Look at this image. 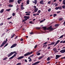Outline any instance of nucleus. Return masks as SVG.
I'll list each match as a JSON object with an SVG mask.
<instances>
[{"label": "nucleus", "mask_w": 65, "mask_h": 65, "mask_svg": "<svg viewBox=\"0 0 65 65\" xmlns=\"http://www.w3.org/2000/svg\"><path fill=\"white\" fill-rule=\"evenodd\" d=\"M14 1V0H9V3H11V2H13Z\"/></svg>", "instance_id": "16"}, {"label": "nucleus", "mask_w": 65, "mask_h": 65, "mask_svg": "<svg viewBox=\"0 0 65 65\" xmlns=\"http://www.w3.org/2000/svg\"><path fill=\"white\" fill-rule=\"evenodd\" d=\"M17 44L16 43L13 44L10 47L11 48H13V47H15V46H17Z\"/></svg>", "instance_id": "5"}, {"label": "nucleus", "mask_w": 65, "mask_h": 65, "mask_svg": "<svg viewBox=\"0 0 65 65\" xmlns=\"http://www.w3.org/2000/svg\"><path fill=\"white\" fill-rule=\"evenodd\" d=\"M37 47V45H36L34 47L35 48H36Z\"/></svg>", "instance_id": "43"}, {"label": "nucleus", "mask_w": 65, "mask_h": 65, "mask_svg": "<svg viewBox=\"0 0 65 65\" xmlns=\"http://www.w3.org/2000/svg\"><path fill=\"white\" fill-rule=\"evenodd\" d=\"M63 18H60L59 19V21H61L62 20H63Z\"/></svg>", "instance_id": "26"}, {"label": "nucleus", "mask_w": 65, "mask_h": 65, "mask_svg": "<svg viewBox=\"0 0 65 65\" xmlns=\"http://www.w3.org/2000/svg\"><path fill=\"white\" fill-rule=\"evenodd\" d=\"M16 52H11L10 53V54H9L8 55V57H9L10 56H12V55H13V54H14V53H16Z\"/></svg>", "instance_id": "3"}, {"label": "nucleus", "mask_w": 65, "mask_h": 65, "mask_svg": "<svg viewBox=\"0 0 65 65\" xmlns=\"http://www.w3.org/2000/svg\"><path fill=\"white\" fill-rule=\"evenodd\" d=\"M63 25H64V26H65V21H64Z\"/></svg>", "instance_id": "62"}, {"label": "nucleus", "mask_w": 65, "mask_h": 65, "mask_svg": "<svg viewBox=\"0 0 65 65\" xmlns=\"http://www.w3.org/2000/svg\"><path fill=\"white\" fill-rule=\"evenodd\" d=\"M43 57V56H41L40 57H39L38 58V59L40 60V59H42Z\"/></svg>", "instance_id": "20"}, {"label": "nucleus", "mask_w": 65, "mask_h": 65, "mask_svg": "<svg viewBox=\"0 0 65 65\" xmlns=\"http://www.w3.org/2000/svg\"><path fill=\"white\" fill-rule=\"evenodd\" d=\"M59 7H56L55 9H56V10H58V9H59Z\"/></svg>", "instance_id": "21"}, {"label": "nucleus", "mask_w": 65, "mask_h": 65, "mask_svg": "<svg viewBox=\"0 0 65 65\" xmlns=\"http://www.w3.org/2000/svg\"><path fill=\"white\" fill-rule=\"evenodd\" d=\"M55 44L54 45V46H56V45H57V42H56Z\"/></svg>", "instance_id": "53"}, {"label": "nucleus", "mask_w": 65, "mask_h": 65, "mask_svg": "<svg viewBox=\"0 0 65 65\" xmlns=\"http://www.w3.org/2000/svg\"><path fill=\"white\" fill-rule=\"evenodd\" d=\"M34 56V55L33 54V55H30V56H29V57H32V56Z\"/></svg>", "instance_id": "54"}, {"label": "nucleus", "mask_w": 65, "mask_h": 65, "mask_svg": "<svg viewBox=\"0 0 65 65\" xmlns=\"http://www.w3.org/2000/svg\"><path fill=\"white\" fill-rule=\"evenodd\" d=\"M57 16V14H53V17L55 18V17H56Z\"/></svg>", "instance_id": "27"}, {"label": "nucleus", "mask_w": 65, "mask_h": 65, "mask_svg": "<svg viewBox=\"0 0 65 65\" xmlns=\"http://www.w3.org/2000/svg\"><path fill=\"white\" fill-rule=\"evenodd\" d=\"M33 52H28L27 53H26V54H25L24 56H25V57H26V56H28V55H31V54H32V53H33Z\"/></svg>", "instance_id": "2"}, {"label": "nucleus", "mask_w": 65, "mask_h": 65, "mask_svg": "<svg viewBox=\"0 0 65 65\" xmlns=\"http://www.w3.org/2000/svg\"><path fill=\"white\" fill-rule=\"evenodd\" d=\"M51 1H49L48 2V4H50L51 3Z\"/></svg>", "instance_id": "59"}, {"label": "nucleus", "mask_w": 65, "mask_h": 65, "mask_svg": "<svg viewBox=\"0 0 65 65\" xmlns=\"http://www.w3.org/2000/svg\"><path fill=\"white\" fill-rule=\"evenodd\" d=\"M42 28L44 29V30H46V27H43Z\"/></svg>", "instance_id": "22"}, {"label": "nucleus", "mask_w": 65, "mask_h": 65, "mask_svg": "<svg viewBox=\"0 0 65 65\" xmlns=\"http://www.w3.org/2000/svg\"><path fill=\"white\" fill-rule=\"evenodd\" d=\"M65 59V57H62L60 59Z\"/></svg>", "instance_id": "55"}, {"label": "nucleus", "mask_w": 65, "mask_h": 65, "mask_svg": "<svg viewBox=\"0 0 65 65\" xmlns=\"http://www.w3.org/2000/svg\"><path fill=\"white\" fill-rule=\"evenodd\" d=\"M3 24H4L3 23H1L0 24V26H2V25H3Z\"/></svg>", "instance_id": "38"}, {"label": "nucleus", "mask_w": 65, "mask_h": 65, "mask_svg": "<svg viewBox=\"0 0 65 65\" xmlns=\"http://www.w3.org/2000/svg\"><path fill=\"white\" fill-rule=\"evenodd\" d=\"M32 61V59H30L29 60V62H31Z\"/></svg>", "instance_id": "51"}, {"label": "nucleus", "mask_w": 65, "mask_h": 65, "mask_svg": "<svg viewBox=\"0 0 65 65\" xmlns=\"http://www.w3.org/2000/svg\"><path fill=\"white\" fill-rule=\"evenodd\" d=\"M37 10H38V8H36L35 9L34 11L36 12L37 11Z\"/></svg>", "instance_id": "17"}, {"label": "nucleus", "mask_w": 65, "mask_h": 65, "mask_svg": "<svg viewBox=\"0 0 65 65\" xmlns=\"http://www.w3.org/2000/svg\"><path fill=\"white\" fill-rule=\"evenodd\" d=\"M62 7L63 9H65V5H63L62 6Z\"/></svg>", "instance_id": "30"}, {"label": "nucleus", "mask_w": 65, "mask_h": 65, "mask_svg": "<svg viewBox=\"0 0 65 65\" xmlns=\"http://www.w3.org/2000/svg\"><path fill=\"white\" fill-rule=\"evenodd\" d=\"M24 18L25 19V20H27L29 19V16H25L24 17Z\"/></svg>", "instance_id": "7"}, {"label": "nucleus", "mask_w": 65, "mask_h": 65, "mask_svg": "<svg viewBox=\"0 0 65 65\" xmlns=\"http://www.w3.org/2000/svg\"><path fill=\"white\" fill-rule=\"evenodd\" d=\"M15 35V34H13L12 35H11V38H13V37Z\"/></svg>", "instance_id": "15"}, {"label": "nucleus", "mask_w": 65, "mask_h": 65, "mask_svg": "<svg viewBox=\"0 0 65 65\" xmlns=\"http://www.w3.org/2000/svg\"><path fill=\"white\" fill-rule=\"evenodd\" d=\"M20 1H19V0H18V4H20L21 3L20 2Z\"/></svg>", "instance_id": "49"}, {"label": "nucleus", "mask_w": 65, "mask_h": 65, "mask_svg": "<svg viewBox=\"0 0 65 65\" xmlns=\"http://www.w3.org/2000/svg\"><path fill=\"white\" fill-rule=\"evenodd\" d=\"M47 46V45H45L43 46V47H46Z\"/></svg>", "instance_id": "32"}, {"label": "nucleus", "mask_w": 65, "mask_h": 65, "mask_svg": "<svg viewBox=\"0 0 65 65\" xmlns=\"http://www.w3.org/2000/svg\"><path fill=\"white\" fill-rule=\"evenodd\" d=\"M62 43H65V41H63V42H62Z\"/></svg>", "instance_id": "64"}, {"label": "nucleus", "mask_w": 65, "mask_h": 65, "mask_svg": "<svg viewBox=\"0 0 65 65\" xmlns=\"http://www.w3.org/2000/svg\"><path fill=\"white\" fill-rule=\"evenodd\" d=\"M43 3V0L41 1L40 2V3L41 4H44V3Z\"/></svg>", "instance_id": "13"}, {"label": "nucleus", "mask_w": 65, "mask_h": 65, "mask_svg": "<svg viewBox=\"0 0 65 65\" xmlns=\"http://www.w3.org/2000/svg\"><path fill=\"white\" fill-rule=\"evenodd\" d=\"M52 26H51L49 27H48V29H50V31H52V30H53V28H52Z\"/></svg>", "instance_id": "11"}, {"label": "nucleus", "mask_w": 65, "mask_h": 65, "mask_svg": "<svg viewBox=\"0 0 65 65\" xmlns=\"http://www.w3.org/2000/svg\"><path fill=\"white\" fill-rule=\"evenodd\" d=\"M62 9V8L61 6L59 7V9L61 10V9Z\"/></svg>", "instance_id": "42"}, {"label": "nucleus", "mask_w": 65, "mask_h": 65, "mask_svg": "<svg viewBox=\"0 0 65 65\" xmlns=\"http://www.w3.org/2000/svg\"><path fill=\"white\" fill-rule=\"evenodd\" d=\"M5 33H4V34H3V35H2V36H3L4 35H5Z\"/></svg>", "instance_id": "56"}, {"label": "nucleus", "mask_w": 65, "mask_h": 65, "mask_svg": "<svg viewBox=\"0 0 65 65\" xmlns=\"http://www.w3.org/2000/svg\"><path fill=\"white\" fill-rule=\"evenodd\" d=\"M4 9H2L1 11H0V12L1 13L3 12H4Z\"/></svg>", "instance_id": "14"}, {"label": "nucleus", "mask_w": 65, "mask_h": 65, "mask_svg": "<svg viewBox=\"0 0 65 65\" xmlns=\"http://www.w3.org/2000/svg\"><path fill=\"white\" fill-rule=\"evenodd\" d=\"M59 26V24H56L55 25V27H57V26Z\"/></svg>", "instance_id": "41"}, {"label": "nucleus", "mask_w": 65, "mask_h": 65, "mask_svg": "<svg viewBox=\"0 0 65 65\" xmlns=\"http://www.w3.org/2000/svg\"><path fill=\"white\" fill-rule=\"evenodd\" d=\"M41 54H40V53H38L37 54V56H39V55H40Z\"/></svg>", "instance_id": "31"}, {"label": "nucleus", "mask_w": 65, "mask_h": 65, "mask_svg": "<svg viewBox=\"0 0 65 65\" xmlns=\"http://www.w3.org/2000/svg\"><path fill=\"white\" fill-rule=\"evenodd\" d=\"M15 15V13H13L12 14V15L13 16H14Z\"/></svg>", "instance_id": "40"}, {"label": "nucleus", "mask_w": 65, "mask_h": 65, "mask_svg": "<svg viewBox=\"0 0 65 65\" xmlns=\"http://www.w3.org/2000/svg\"><path fill=\"white\" fill-rule=\"evenodd\" d=\"M21 9L22 10H23L24 9H25V8H24V7H21Z\"/></svg>", "instance_id": "45"}, {"label": "nucleus", "mask_w": 65, "mask_h": 65, "mask_svg": "<svg viewBox=\"0 0 65 65\" xmlns=\"http://www.w3.org/2000/svg\"><path fill=\"white\" fill-rule=\"evenodd\" d=\"M8 7H12L13 6V5H11V4H10L8 5Z\"/></svg>", "instance_id": "19"}, {"label": "nucleus", "mask_w": 65, "mask_h": 65, "mask_svg": "<svg viewBox=\"0 0 65 65\" xmlns=\"http://www.w3.org/2000/svg\"><path fill=\"white\" fill-rule=\"evenodd\" d=\"M25 62H26V63H27V62H28L27 59H25Z\"/></svg>", "instance_id": "58"}, {"label": "nucleus", "mask_w": 65, "mask_h": 65, "mask_svg": "<svg viewBox=\"0 0 65 65\" xmlns=\"http://www.w3.org/2000/svg\"><path fill=\"white\" fill-rule=\"evenodd\" d=\"M54 44H55V42H52L51 43V45H54Z\"/></svg>", "instance_id": "29"}, {"label": "nucleus", "mask_w": 65, "mask_h": 65, "mask_svg": "<svg viewBox=\"0 0 65 65\" xmlns=\"http://www.w3.org/2000/svg\"><path fill=\"white\" fill-rule=\"evenodd\" d=\"M26 5H27V4H29V0H27L26 2Z\"/></svg>", "instance_id": "18"}, {"label": "nucleus", "mask_w": 65, "mask_h": 65, "mask_svg": "<svg viewBox=\"0 0 65 65\" xmlns=\"http://www.w3.org/2000/svg\"><path fill=\"white\" fill-rule=\"evenodd\" d=\"M8 44V43H7L5 45L6 46H7Z\"/></svg>", "instance_id": "57"}, {"label": "nucleus", "mask_w": 65, "mask_h": 65, "mask_svg": "<svg viewBox=\"0 0 65 65\" xmlns=\"http://www.w3.org/2000/svg\"><path fill=\"white\" fill-rule=\"evenodd\" d=\"M12 17L11 16L10 18H7V20H10V19L11 18H12Z\"/></svg>", "instance_id": "48"}, {"label": "nucleus", "mask_w": 65, "mask_h": 65, "mask_svg": "<svg viewBox=\"0 0 65 65\" xmlns=\"http://www.w3.org/2000/svg\"><path fill=\"white\" fill-rule=\"evenodd\" d=\"M65 2V0H64L62 2V3L63 4V3H64Z\"/></svg>", "instance_id": "60"}, {"label": "nucleus", "mask_w": 65, "mask_h": 65, "mask_svg": "<svg viewBox=\"0 0 65 65\" xmlns=\"http://www.w3.org/2000/svg\"><path fill=\"white\" fill-rule=\"evenodd\" d=\"M60 12H61V11H58L57 12V13H60Z\"/></svg>", "instance_id": "52"}, {"label": "nucleus", "mask_w": 65, "mask_h": 65, "mask_svg": "<svg viewBox=\"0 0 65 65\" xmlns=\"http://www.w3.org/2000/svg\"><path fill=\"white\" fill-rule=\"evenodd\" d=\"M17 53H16V54H15L13 56H12L13 57H14L16 56V55L17 54Z\"/></svg>", "instance_id": "28"}, {"label": "nucleus", "mask_w": 65, "mask_h": 65, "mask_svg": "<svg viewBox=\"0 0 65 65\" xmlns=\"http://www.w3.org/2000/svg\"><path fill=\"white\" fill-rule=\"evenodd\" d=\"M26 21H27V19H24L22 21V22H25Z\"/></svg>", "instance_id": "34"}, {"label": "nucleus", "mask_w": 65, "mask_h": 65, "mask_svg": "<svg viewBox=\"0 0 65 65\" xmlns=\"http://www.w3.org/2000/svg\"><path fill=\"white\" fill-rule=\"evenodd\" d=\"M64 36V35H62L61 36H60V37L58 38V39H60V38H61L63 37Z\"/></svg>", "instance_id": "25"}, {"label": "nucleus", "mask_w": 65, "mask_h": 65, "mask_svg": "<svg viewBox=\"0 0 65 65\" xmlns=\"http://www.w3.org/2000/svg\"><path fill=\"white\" fill-rule=\"evenodd\" d=\"M13 56H12V57H11L10 58H9V59L10 60V59H13Z\"/></svg>", "instance_id": "46"}, {"label": "nucleus", "mask_w": 65, "mask_h": 65, "mask_svg": "<svg viewBox=\"0 0 65 65\" xmlns=\"http://www.w3.org/2000/svg\"><path fill=\"white\" fill-rule=\"evenodd\" d=\"M60 41V40H58L57 41V43L58 44Z\"/></svg>", "instance_id": "44"}, {"label": "nucleus", "mask_w": 65, "mask_h": 65, "mask_svg": "<svg viewBox=\"0 0 65 65\" xmlns=\"http://www.w3.org/2000/svg\"><path fill=\"white\" fill-rule=\"evenodd\" d=\"M60 52L61 53H65V49L61 50V51H60Z\"/></svg>", "instance_id": "8"}, {"label": "nucleus", "mask_w": 65, "mask_h": 65, "mask_svg": "<svg viewBox=\"0 0 65 65\" xmlns=\"http://www.w3.org/2000/svg\"><path fill=\"white\" fill-rule=\"evenodd\" d=\"M8 58H7V57H6L5 58H4L3 59V60H7V59Z\"/></svg>", "instance_id": "33"}, {"label": "nucleus", "mask_w": 65, "mask_h": 65, "mask_svg": "<svg viewBox=\"0 0 65 65\" xmlns=\"http://www.w3.org/2000/svg\"><path fill=\"white\" fill-rule=\"evenodd\" d=\"M62 56L61 55H56V58H55V59H59V58L60 57H61Z\"/></svg>", "instance_id": "6"}, {"label": "nucleus", "mask_w": 65, "mask_h": 65, "mask_svg": "<svg viewBox=\"0 0 65 65\" xmlns=\"http://www.w3.org/2000/svg\"><path fill=\"white\" fill-rule=\"evenodd\" d=\"M32 2L33 3H35V4H36L37 2V0H35L34 1H33Z\"/></svg>", "instance_id": "12"}, {"label": "nucleus", "mask_w": 65, "mask_h": 65, "mask_svg": "<svg viewBox=\"0 0 65 65\" xmlns=\"http://www.w3.org/2000/svg\"><path fill=\"white\" fill-rule=\"evenodd\" d=\"M57 50L56 48L54 47L53 49V51L55 52V53H58L59 52Z\"/></svg>", "instance_id": "4"}, {"label": "nucleus", "mask_w": 65, "mask_h": 65, "mask_svg": "<svg viewBox=\"0 0 65 65\" xmlns=\"http://www.w3.org/2000/svg\"><path fill=\"white\" fill-rule=\"evenodd\" d=\"M21 65V63H18L16 65Z\"/></svg>", "instance_id": "35"}, {"label": "nucleus", "mask_w": 65, "mask_h": 65, "mask_svg": "<svg viewBox=\"0 0 65 65\" xmlns=\"http://www.w3.org/2000/svg\"><path fill=\"white\" fill-rule=\"evenodd\" d=\"M20 41H23V39L21 38L20 40Z\"/></svg>", "instance_id": "61"}, {"label": "nucleus", "mask_w": 65, "mask_h": 65, "mask_svg": "<svg viewBox=\"0 0 65 65\" xmlns=\"http://www.w3.org/2000/svg\"><path fill=\"white\" fill-rule=\"evenodd\" d=\"M23 58H24V56H21V57H19L18 58H17V59L19 60H20L21 59H22Z\"/></svg>", "instance_id": "9"}, {"label": "nucleus", "mask_w": 65, "mask_h": 65, "mask_svg": "<svg viewBox=\"0 0 65 65\" xmlns=\"http://www.w3.org/2000/svg\"><path fill=\"white\" fill-rule=\"evenodd\" d=\"M8 41V40H7V39H6V40L4 41L2 43L1 45L0 46V47H2V46H3V45H5L6 43H7V41Z\"/></svg>", "instance_id": "1"}, {"label": "nucleus", "mask_w": 65, "mask_h": 65, "mask_svg": "<svg viewBox=\"0 0 65 65\" xmlns=\"http://www.w3.org/2000/svg\"><path fill=\"white\" fill-rule=\"evenodd\" d=\"M51 8H50L48 10V11H49V12H50L51 11Z\"/></svg>", "instance_id": "47"}, {"label": "nucleus", "mask_w": 65, "mask_h": 65, "mask_svg": "<svg viewBox=\"0 0 65 65\" xmlns=\"http://www.w3.org/2000/svg\"><path fill=\"white\" fill-rule=\"evenodd\" d=\"M39 62H40V61L37 62L35 63H33L32 65H36L37 64H38V63H39Z\"/></svg>", "instance_id": "10"}, {"label": "nucleus", "mask_w": 65, "mask_h": 65, "mask_svg": "<svg viewBox=\"0 0 65 65\" xmlns=\"http://www.w3.org/2000/svg\"><path fill=\"white\" fill-rule=\"evenodd\" d=\"M50 57H48L47 59V61H50Z\"/></svg>", "instance_id": "23"}, {"label": "nucleus", "mask_w": 65, "mask_h": 65, "mask_svg": "<svg viewBox=\"0 0 65 65\" xmlns=\"http://www.w3.org/2000/svg\"><path fill=\"white\" fill-rule=\"evenodd\" d=\"M11 10V9H7L6 10V11H10Z\"/></svg>", "instance_id": "24"}, {"label": "nucleus", "mask_w": 65, "mask_h": 65, "mask_svg": "<svg viewBox=\"0 0 65 65\" xmlns=\"http://www.w3.org/2000/svg\"><path fill=\"white\" fill-rule=\"evenodd\" d=\"M41 28L40 27H36V29H38V30L39 29H40Z\"/></svg>", "instance_id": "37"}, {"label": "nucleus", "mask_w": 65, "mask_h": 65, "mask_svg": "<svg viewBox=\"0 0 65 65\" xmlns=\"http://www.w3.org/2000/svg\"><path fill=\"white\" fill-rule=\"evenodd\" d=\"M47 44V42H46L44 43V44Z\"/></svg>", "instance_id": "50"}, {"label": "nucleus", "mask_w": 65, "mask_h": 65, "mask_svg": "<svg viewBox=\"0 0 65 65\" xmlns=\"http://www.w3.org/2000/svg\"><path fill=\"white\" fill-rule=\"evenodd\" d=\"M34 8H36V9L37 8L36 6H34Z\"/></svg>", "instance_id": "63"}, {"label": "nucleus", "mask_w": 65, "mask_h": 65, "mask_svg": "<svg viewBox=\"0 0 65 65\" xmlns=\"http://www.w3.org/2000/svg\"><path fill=\"white\" fill-rule=\"evenodd\" d=\"M26 15H30V13H27L26 14Z\"/></svg>", "instance_id": "39"}, {"label": "nucleus", "mask_w": 65, "mask_h": 65, "mask_svg": "<svg viewBox=\"0 0 65 65\" xmlns=\"http://www.w3.org/2000/svg\"><path fill=\"white\" fill-rule=\"evenodd\" d=\"M41 12V11L40 10H39L38 11V13H40Z\"/></svg>", "instance_id": "36"}]
</instances>
